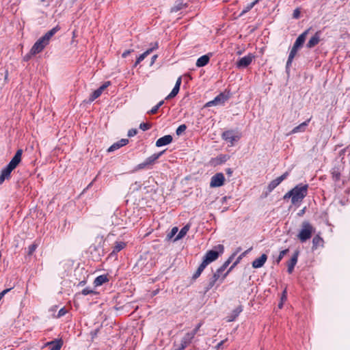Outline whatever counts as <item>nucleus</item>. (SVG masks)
I'll return each instance as SVG.
<instances>
[{"label": "nucleus", "instance_id": "obj_1", "mask_svg": "<svg viewBox=\"0 0 350 350\" xmlns=\"http://www.w3.org/2000/svg\"><path fill=\"white\" fill-rule=\"evenodd\" d=\"M22 153L23 150L21 149L18 150L8 165L1 170L0 174V185H1L5 180L10 178L12 171L16 167L21 161Z\"/></svg>", "mask_w": 350, "mask_h": 350}, {"label": "nucleus", "instance_id": "obj_2", "mask_svg": "<svg viewBox=\"0 0 350 350\" xmlns=\"http://www.w3.org/2000/svg\"><path fill=\"white\" fill-rule=\"evenodd\" d=\"M308 185H298L293 189V198L291 202L293 204H297L301 202L303 199L306 196L308 193Z\"/></svg>", "mask_w": 350, "mask_h": 350}, {"label": "nucleus", "instance_id": "obj_3", "mask_svg": "<svg viewBox=\"0 0 350 350\" xmlns=\"http://www.w3.org/2000/svg\"><path fill=\"white\" fill-rule=\"evenodd\" d=\"M314 231V229L312 226L308 221H305L301 224V228L297 234V238L301 242H306L311 238Z\"/></svg>", "mask_w": 350, "mask_h": 350}, {"label": "nucleus", "instance_id": "obj_4", "mask_svg": "<svg viewBox=\"0 0 350 350\" xmlns=\"http://www.w3.org/2000/svg\"><path fill=\"white\" fill-rule=\"evenodd\" d=\"M215 249L217 250H212L208 251L204 256L202 262H204L206 265L217 260L219 256L221 254L224 250V245L220 244L216 246Z\"/></svg>", "mask_w": 350, "mask_h": 350}, {"label": "nucleus", "instance_id": "obj_5", "mask_svg": "<svg viewBox=\"0 0 350 350\" xmlns=\"http://www.w3.org/2000/svg\"><path fill=\"white\" fill-rule=\"evenodd\" d=\"M228 98L229 96L228 95L225 94L224 93H220L213 100L208 102L205 106L211 107L214 105H224Z\"/></svg>", "mask_w": 350, "mask_h": 350}, {"label": "nucleus", "instance_id": "obj_6", "mask_svg": "<svg viewBox=\"0 0 350 350\" xmlns=\"http://www.w3.org/2000/svg\"><path fill=\"white\" fill-rule=\"evenodd\" d=\"M165 151H161L160 152L153 154L150 157H148L143 163L139 164L137 165V169H143L148 165H152L156 160H157L164 152Z\"/></svg>", "mask_w": 350, "mask_h": 350}, {"label": "nucleus", "instance_id": "obj_7", "mask_svg": "<svg viewBox=\"0 0 350 350\" xmlns=\"http://www.w3.org/2000/svg\"><path fill=\"white\" fill-rule=\"evenodd\" d=\"M254 59V55L252 53H249L246 56L241 57L239 61H237L236 66L238 68H245L252 63Z\"/></svg>", "mask_w": 350, "mask_h": 350}, {"label": "nucleus", "instance_id": "obj_8", "mask_svg": "<svg viewBox=\"0 0 350 350\" xmlns=\"http://www.w3.org/2000/svg\"><path fill=\"white\" fill-rule=\"evenodd\" d=\"M225 180L224 175L222 173H217L212 176L210 183L211 187H219L224 185Z\"/></svg>", "mask_w": 350, "mask_h": 350}, {"label": "nucleus", "instance_id": "obj_9", "mask_svg": "<svg viewBox=\"0 0 350 350\" xmlns=\"http://www.w3.org/2000/svg\"><path fill=\"white\" fill-rule=\"evenodd\" d=\"M48 44H47L44 40H42V38L41 37L35 42V44L31 47V54L36 55L40 53Z\"/></svg>", "mask_w": 350, "mask_h": 350}, {"label": "nucleus", "instance_id": "obj_10", "mask_svg": "<svg viewBox=\"0 0 350 350\" xmlns=\"http://www.w3.org/2000/svg\"><path fill=\"white\" fill-rule=\"evenodd\" d=\"M288 174V172H286L282 176L273 180L267 186V189L268 193L271 192L278 185H279L284 179L287 178Z\"/></svg>", "mask_w": 350, "mask_h": 350}, {"label": "nucleus", "instance_id": "obj_11", "mask_svg": "<svg viewBox=\"0 0 350 350\" xmlns=\"http://www.w3.org/2000/svg\"><path fill=\"white\" fill-rule=\"evenodd\" d=\"M222 138L225 141L230 142L232 145L233 144L234 142L239 139V137L236 135L232 131H226L224 132L222 134Z\"/></svg>", "mask_w": 350, "mask_h": 350}, {"label": "nucleus", "instance_id": "obj_12", "mask_svg": "<svg viewBox=\"0 0 350 350\" xmlns=\"http://www.w3.org/2000/svg\"><path fill=\"white\" fill-rule=\"evenodd\" d=\"M236 255V253H234L231 255V256L229 257V258L216 271L214 274H218L219 276H220V279L222 278V276L224 274H222V273L225 271V269L228 267V266L230 264L232 259L234 258V256ZM224 280H221V282H222Z\"/></svg>", "mask_w": 350, "mask_h": 350}, {"label": "nucleus", "instance_id": "obj_13", "mask_svg": "<svg viewBox=\"0 0 350 350\" xmlns=\"http://www.w3.org/2000/svg\"><path fill=\"white\" fill-rule=\"evenodd\" d=\"M110 85L109 81L105 82L99 88L96 90L91 95L90 100L91 101L94 100L97 98H98L102 94L103 91H104L109 85Z\"/></svg>", "mask_w": 350, "mask_h": 350}, {"label": "nucleus", "instance_id": "obj_14", "mask_svg": "<svg viewBox=\"0 0 350 350\" xmlns=\"http://www.w3.org/2000/svg\"><path fill=\"white\" fill-rule=\"evenodd\" d=\"M310 30V28L306 29L301 34H300L296 39L293 46L298 49H299L301 46H302Z\"/></svg>", "mask_w": 350, "mask_h": 350}, {"label": "nucleus", "instance_id": "obj_15", "mask_svg": "<svg viewBox=\"0 0 350 350\" xmlns=\"http://www.w3.org/2000/svg\"><path fill=\"white\" fill-rule=\"evenodd\" d=\"M299 254V251H297V250L295 251L294 254L291 257V260L288 261V262L287 264V266H288L287 271L289 273H291L293 272L294 267L297 262Z\"/></svg>", "mask_w": 350, "mask_h": 350}, {"label": "nucleus", "instance_id": "obj_16", "mask_svg": "<svg viewBox=\"0 0 350 350\" xmlns=\"http://www.w3.org/2000/svg\"><path fill=\"white\" fill-rule=\"evenodd\" d=\"M172 137L170 135H166L159 139H158L156 142V146L157 147H161L163 146L167 145L172 142Z\"/></svg>", "mask_w": 350, "mask_h": 350}, {"label": "nucleus", "instance_id": "obj_17", "mask_svg": "<svg viewBox=\"0 0 350 350\" xmlns=\"http://www.w3.org/2000/svg\"><path fill=\"white\" fill-rule=\"evenodd\" d=\"M267 259V255L265 254H262L259 258L255 259L252 262V267L255 269L262 267L264 265V264L265 263Z\"/></svg>", "mask_w": 350, "mask_h": 350}, {"label": "nucleus", "instance_id": "obj_18", "mask_svg": "<svg viewBox=\"0 0 350 350\" xmlns=\"http://www.w3.org/2000/svg\"><path fill=\"white\" fill-rule=\"evenodd\" d=\"M320 31H317L315 34L309 40L306 44L308 49H312L320 41Z\"/></svg>", "mask_w": 350, "mask_h": 350}, {"label": "nucleus", "instance_id": "obj_19", "mask_svg": "<svg viewBox=\"0 0 350 350\" xmlns=\"http://www.w3.org/2000/svg\"><path fill=\"white\" fill-rule=\"evenodd\" d=\"M129 142V140L127 139H122L121 140L114 143L112 144L108 149L107 152H113L116 150L119 149L120 148L126 145Z\"/></svg>", "mask_w": 350, "mask_h": 350}, {"label": "nucleus", "instance_id": "obj_20", "mask_svg": "<svg viewBox=\"0 0 350 350\" xmlns=\"http://www.w3.org/2000/svg\"><path fill=\"white\" fill-rule=\"evenodd\" d=\"M310 121V118L307 120L306 121L302 122L299 125L295 126L291 132L290 134H294L297 133H302L304 132L306 129V127L308 125L309 122Z\"/></svg>", "mask_w": 350, "mask_h": 350}, {"label": "nucleus", "instance_id": "obj_21", "mask_svg": "<svg viewBox=\"0 0 350 350\" xmlns=\"http://www.w3.org/2000/svg\"><path fill=\"white\" fill-rule=\"evenodd\" d=\"M242 311H243V308H242L241 306H239L238 307H237L228 316L227 321L228 322H232V321H234Z\"/></svg>", "mask_w": 350, "mask_h": 350}, {"label": "nucleus", "instance_id": "obj_22", "mask_svg": "<svg viewBox=\"0 0 350 350\" xmlns=\"http://www.w3.org/2000/svg\"><path fill=\"white\" fill-rule=\"evenodd\" d=\"M59 30V26H56L47 31L43 36H42V40H44L47 44L49 43L51 38L54 36L55 33H57Z\"/></svg>", "mask_w": 350, "mask_h": 350}, {"label": "nucleus", "instance_id": "obj_23", "mask_svg": "<svg viewBox=\"0 0 350 350\" xmlns=\"http://www.w3.org/2000/svg\"><path fill=\"white\" fill-rule=\"evenodd\" d=\"M59 30V26H56L47 31L43 36H42V40H44L47 44L49 43L51 38L54 36L55 33H57Z\"/></svg>", "mask_w": 350, "mask_h": 350}, {"label": "nucleus", "instance_id": "obj_24", "mask_svg": "<svg viewBox=\"0 0 350 350\" xmlns=\"http://www.w3.org/2000/svg\"><path fill=\"white\" fill-rule=\"evenodd\" d=\"M158 43L155 42L152 44V46L150 49H147L144 53L141 54L137 59H138V62H141L143 61L148 55H150L154 50L158 48Z\"/></svg>", "mask_w": 350, "mask_h": 350}, {"label": "nucleus", "instance_id": "obj_25", "mask_svg": "<svg viewBox=\"0 0 350 350\" xmlns=\"http://www.w3.org/2000/svg\"><path fill=\"white\" fill-rule=\"evenodd\" d=\"M217 280H221L220 276H219L218 274L213 273V275L209 279L207 286L205 287V292H208L210 289H211Z\"/></svg>", "mask_w": 350, "mask_h": 350}, {"label": "nucleus", "instance_id": "obj_26", "mask_svg": "<svg viewBox=\"0 0 350 350\" xmlns=\"http://www.w3.org/2000/svg\"><path fill=\"white\" fill-rule=\"evenodd\" d=\"M193 338V334H191V332L187 333L181 339L180 345L186 348V347L191 342Z\"/></svg>", "mask_w": 350, "mask_h": 350}, {"label": "nucleus", "instance_id": "obj_27", "mask_svg": "<svg viewBox=\"0 0 350 350\" xmlns=\"http://www.w3.org/2000/svg\"><path fill=\"white\" fill-rule=\"evenodd\" d=\"M298 49H299L298 48L293 46V47H292V49H291V50L290 51V53H289V55H288V60H287V62H286V70H288L290 66L291 65V63H292V62L293 60V58L296 55Z\"/></svg>", "mask_w": 350, "mask_h": 350}, {"label": "nucleus", "instance_id": "obj_28", "mask_svg": "<svg viewBox=\"0 0 350 350\" xmlns=\"http://www.w3.org/2000/svg\"><path fill=\"white\" fill-rule=\"evenodd\" d=\"M209 59H210V57L208 55H204L197 59L196 65L197 67H199V68L204 66L208 63Z\"/></svg>", "mask_w": 350, "mask_h": 350}, {"label": "nucleus", "instance_id": "obj_29", "mask_svg": "<svg viewBox=\"0 0 350 350\" xmlns=\"http://www.w3.org/2000/svg\"><path fill=\"white\" fill-rule=\"evenodd\" d=\"M341 169L340 166H335L332 170V178L334 181H338L340 179Z\"/></svg>", "mask_w": 350, "mask_h": 350}, {"label": "nucleus", "instance_id": "obj_30", "mask_svg": "<svg viewBox=\"0 0 350 350\" xmlns=\"http://www.w3.org/2000/svg\"><path fill=\"white\" fill-rule=\"evenodd\" d=\"M46 345L51 346L50 350H60L62 342L61 340H53L47 342Z\"/></svg>", "mask_w": 350, "mask_h": 350}, {"label": "nucleus", "instance_id": "obj_31", "mask_svg": "<svg viewBox=\"0 0 350 350\" xmlns=\"http://www.w3.org/2000/svg\"><path fill=\"white\" fill-rule=\"evenodd\" d=\"M107 281H108L107 277L105 275H101L95 278L94 284L95 286H98L103 284Z\"/></svg>", "mask_w": 350, "mask_h": 350}, {"label": "nucleus", "instance_id": "obj_32", "mask_svg": "<svg viewBox=\"0 0 350 350\" xmlns=\"http://www.w3.org/2000/svg\"><path fill=\"white\" fill-rule=\"evenodd\" d=\"M323 240L319 236H315L312 239V249H317L319 246H323Z\"/></svg>", "mask_w": 350, "mask_h": 350}, {"label": "nucleus", "instance_id": "obj_33", "mask_svg": "<svg viewBox=\"0 0 350 350\" xmlns=\"http://www.w3.org/2000/svg\"><path fill=\"white\" fill-rule=\"evenodd\" d=\"M189 230V225L185 226L183 228H181V230H180V232H178L177 236L175 237L174 241H176L181 239L183 237H185L186 235V234L187 233Z\"/></svg>", "mask_w": 350, "mask_h": 350}, {"label": "nucleus", "instance_id": "obj_34", "mask_svg": "<svg viewBox=\"0 0 350 350\" xmlns=\"http://www.w3.org/2000/svg\"><path fill=\"white\" fill-rule=\"evenodd\" d=\"M125 245H126V244L124 242H116V245L113 247V250L111 252L110 255H113V254H116V252H120L125 247Z\"/></svg>", "mask_w": 350, "mask_h": 350}, {"label": "nucleus", "instance_id": "obj_35", "mask_svg": "<svg viewBox=\"0 0 350 350\" xmlns=\"http://www.w3.org/2000/svg\"><path fill=\"white\" fill-rule=\"evenodd\" d=\"M207 265L206 264H204V262H202L200 265L198 267V269L196 270V273L193 274V279H196L198 278L200 274L202 273V272L204 271V269H205V267H206Z\"/></svg>", "mask_w": 350, "mask_h": 350}, {"label": "nucleus", "instance_id": "obj_36", "mask_svg": "<svg viewBox=\"0 0 350 350\" xmlns=\"http://www.w3.org/2000/svg\"><path fill=\"white\" fill-rule=\"evenodd\" d=\"M184 4L182 1L179 0L176 2L175 5L171 8V12H176L180 10L183 7Z\"/></svg>", "mask_w": 350, "mask_h": 350}, {"label": "nucleus", "instance_id": "obj_37", "mask_svg": "<svg viewBox=\"0 0 350 350\" xmlns=\"http://www.w3.org/2000/svg\"><path fill=\"white\" fill-rule=\"evenodd\" d=\"M243 258L241 254L238 257L237 260L232 265V266L229 268V269L224 273V275L222 276L221 280H224V278L227 276V275L229 273L230 271L232 270V269L239 262L241 259Z\"/></svg>", "mask_w": 350, "mask_h": 350}, {"label": "nucleus", "instance_id": "obj_38", "mask_svg": "<svg viewBox=\"0 0 350 350\" xmlns=\"http://www.w3.org/2000/svg\"><path fill=\"white\" fill-rule=\"evenodd\" d=\"M163 104H164V100H161L160 102L158 103L157 105H156L154 107H153L148 111V113H150V114L156 113L157 112L158 109H159V107H161Z\"/></svg>", "mask_w": 350, "mask_h": 350}, {"label": "nucleus", "instance_id": "obj_39", "mask_svg": "<svg viewBox=\"0 0 350 350\" xmlns=\"http://www.w3.org/2000/svg\"><path fill=\"white\" fill-rule=\"evenodd\" d=\"M178 231V229L177 227L172 228V229L171 230L170 232L167 234V239L168 240L172 239L176 234Z\"/></svg>", "mask_w": 350, "mask_h": 350}, {"label": "nucleus", "instance_id": "obj_40", "mask_svg": "<svg viewBox=\"0 0 350 350\" xmlns=\"http://www.w3.org/2000/svg\"><path fill=\"white\" fill-rule=\"evenodd\" d=\"M186 129L187 126L185 124H181L177 128L176 133L177 135H180L185 131Z\"/></svg>", "mask_w": 350, "mask_h": 350}, {"label": "nucleus", "instance_id": "obj_41", "mask_svg": "<svg viewBox=\"0 0 350 350\" xmlns=\"http://www.w3.org/2000/svg\"><path fill=\"white\" fill-rule=\"evenodd\" d=\"M38 246V243L35 241L33 244L29 246L28 255H31Z\"/></svg>", "mask_w": 350, "mask_h": 350}, {"label": "nucleus", "instance_id": "obj_42", "mask_svg": "<svg viewBox=\"0 0 350 350\" xmlns=\"http://www.w3.org/2000/svg\"><path fill=\"white\" fill-rule=\"evenodd\" d=\"M288 252V250L286 249V250H284L282 251H281L280 252V254L278 256V257L276 258L275 261L278 264L281 260L283 258V257L287 254V252Z\"/></svg>", "mask_w": 350, "mask_h": 350}, {"label": "nucleus", "instance_id": "obj_43", "mask_svg": "<svg viewBox=\"0 0 350 350\" xmlns=\"http://www.w3.org/2000/svg\"><path fill=\"white\" fill-rule=\"evenodd\" d=\"M254 5H255V4H254L253 2H252V3H249V4H247V5L245 7V8L243 10V11H242V12H241V15H243V14H244L247 13V12H249L252 8H253V7H254Z\"/></svg>", "mask_w": 350, "mask_h": 350}, {"label": "nucleus", "instance_id": "obj_44", "mask_svg": "<svg viewBox=\"0 0 350 350\" xmlns=\"http://www.w3.org/2000/svg\"><path fill=\"white\" fill-rule=\"evenodd\" d=\"M181 80H182L181 77H178V79L176 80V84L173 88V90H175L177 93H178L179 90H180Z\"/></svg>", "mask_w": 350, "mask_h": 350}, {"label": "nucleus", "instance_id": "obj_45", "mask_svg": "<svg viewBox=\"0 0 350 350\" xmlns=\"http://www.w3.org/2000/svg\"><path fill=\"white\" fill-rule=\"evenodd\" d=\"M66 312H67V310L64 308H62L59 310L57 317L60 318V317H63L64 315H65L66 314Z\"/></svg>", "mask_w": 350, "mask_h": 350}, {"label": "nucleus", "instance_id": "obj_46", "mask_svg": "<svg viewBox=\"0 0 350 350\" xmlns=\"http://www.w3.org/2000/svg\"><path fill=\"white\" fill-rule=\"evenodd\" d=\"M178 93L172 89V92L166 96L165 99L169 100L175 97Z\"/></svg>", "mask_w": 350, "mask_h": 350}, {"label": "nucleus", "instance_id": "obj_47", "mask_svg": "<svg viewBox=\"0 0 350 350\" xmlns=\"http://www.w3.org/2000/svg\"><path fill=\"white\" fill-rule=\"evenodd\" d=\"M139 128L142 131H147L150 128V124H148L147 123H141L139 125Z\"/></svg>", "mask_w": 350, "mask_h": 350}, {"label": "nucleus", "instance_id": "obj_48", "mask_svg": "<svg viewBox=\"0 0 350 350\" xmlns=\"http://www.w3.org/2000/svg\"><path fill=\"white\" fill-rule=\"evenodd\" d=\"M92 293H94V291H93V290H92L90 288H85L83 289V291H82V294L83 295H88L92 294Z\"/></svg>", "mask_w": 350, "mask_h": 350}, {"label": "nucleus", "instance_id": "obj_49", "mask_svg": "<svg viewBox=\"0 0 350 350\" xmlns=\"http://www.w3.org/2000/svg\"><path fill=\"white\" fill-rule=\"evenodd\" d=\"M137 129H130L128 131V136L129 137H133V136H135L137 134Z\"/></svg>", "mask_w": 350, "mask_h": 350}, {"label": "nucleus", "instance_id": "obj_50", "mask_svg": "<svg viewBox=\"0 0 350 350\" xmlns=\"http://www.w3.org/2000/svg\"><path fill=\"white\" fill-rule=\"evenodd\" d=\"M300 16V11L297 8V9H295L293 12V17L294 18H298Z\"/></svg>", "mask_w": 350, "mask_h": 350}, {"label": "nucleus", "instance_id": "obj_51", "mask_svg": "<svg viewBox=\"0 0 350 350\" xmlns=\"http://www.w3.org/2000/svg\"><path fill=\"white\" fill-rule=\"evenodd\" d=\"M201 326H202V323H198L197 325V326L196 327V328L192 332H191V333L193 334V336H195V335L197 334V332H198V330Z\"/></svg>", "mask_w": 350, "mask_h": 350}, {"label": "nucleus", "instance_id": "obj_52", "mask_svg": "<svg viewBox=\"0 0 350 350\" xmlns=\"http://www.w3.org/2000/svg\"><path fill=\"white\" fill-rule=\"evenodd\" d=\"M293 196V189H291V191H289L288 192H287V193L284 196V199L290 198L292 199Z\"/></svg>", "mask_w": 350, "mask_h": 350}, {"label": "nucleus", "instance_id": "obj_53", "mask_svg": "<svg viewBox=\"0 0 350 350\" xmlns=\"http://www.w3.org/2000/svg\"><path fill=\"white\" fill-rule=\"evenodd\" d=\"M133 51V50H126L125 51L122 55V57H126L130 53H131Z\"/></svg>", "mask_w": 350, "mask_h": 350}, {"label": "nucleus", "instance_id": "obj_54", "mask_svg": "<svg viewBox=\"0 0 350 350\" xmlns=\"http://www.w3.org/2000/svg\"><path fill=\"white\" fill-rule=\"evenodd\" d=\"M286 299V290H284L283 291V293H282V297H281V301H284Z\"/></svg>", "mask_w": 350, "mask_h": 350}, {"label": "nucleus", "instance_id": "obj_55", "mask_svg": "<svg viewBox=\"0 0 350 350\" xmlns=\"http://www.w3.org/2000/svg\"><path fill=\"white\" fill-rule=\"evenodd\" d=\"M32 55H31V51H30L29 54H27V55L24 57V60H25V61H28V60H29Z\"/></svg>", "mask_w": 350, "mask_h": 350}, {"label": "nucleus", "instance_id": "obj_56", "mask_svg": "<svg viewBox=\"0 0 350 350\" xmlns=\"http://www.w3.org/2000/svg\"><path fill=\"white\" fill-rule=\"evenodd\" d=\"M225 340H221V342H219L217 346H216V348L217 349H219V348H221L222 347V345H224V343L225 342Z\"/></svg>", "mask_w": 350, "mask_h": 350}, {"label": "nucleus", "instance_id": "obj_57", "mask_svg": "<svg viewBox=\"0 0 350 350\" xmlns=\"http://www.w3.org/2000/svg\"><path fill=\"white\" fill-rule=\"evenodd\" d=\"M157 55H154L152 58H151V65L154 64V62H155V60L157 59Z\"/></svg>", "mask_w": 350, "mask_h": 350}, {"label": "nucleus", "instance_id": "obj_58", "mask_svg": "<svg viewBox=\"0 0 350 350\" xmlns=\"http://www.w3.org/2000/svg\"><path fill=\"white\" fill-rule=\"evenodd\" d=\"M252 250V247H250V249H248L247 250H246L245 252H244L243 253L241 254V256L243 257L245 256L246 254H247L250 250Z\"/></svg>", "mask_w": 350, "mask_h": 350}, {"label": "nucleus", "instance_id": "obj_59", "mask_svg": "<svg viewBox=\"0 0 350 350\" xmlns=\"http://www.w3.org/2000/svg\"><path fill=\"white\" fill-rule=\"evenodd\" d=\"M185 347H183L181 345L178 348L175 349L174 350H184Z\"/></svg>", "mask_w": 350, "mask_h": 350}, {"label": "nucleus", "instance_id": "obj_60", "mask_svg": "<svg viewBox=\"0 0 350 350\" xmlns=\"http://www.w3.org/2000/svg\"><path fill=\"white\" fill-rule=\"evenodd\" d=\"M226 173L228 174H232V170L230 168H228L226 169Z\"/></svg>", "mask_w": 350, "mask_h": 350}, {"label": "nucleus", "instance_id": "obj_61", "mask_svg": "<svg viewBox=\"0 0 350 350\" xmlns=\"http://www.w3.org/2000/svg\"><path fill=\"white\" fill-rule=\"evenodd\" d=\"M283 306V301H281V302L278 304L279 308H282Z\"/></svg>", "mask_w": 350, "mask_h": 350}, {"label": "nucleus", "instance_id": "obj_62", "mask_svg": "<svg viewBox=\"0 0 350 350\" xmlns=\"http://www.w3.org/2000/svg\"><path fill=\"white\" fill-rule=\"evenodd\" d=\"M140 62H138V59L136 60L134 66H137Z\"/></svg>", "mask_w": 350, "mask_h": 350}, {"label": "nucleus", "instance_id": "obj_63", "mask_svg": "<svg viewBox=\"0 0 350 350\" xmlns=\"http://www.w3.org/2000/svg\"><path fill=\"white\" fill-rule=\"evenodd\" d=\"M140 62H138V59L136 60L134 66H137Z\"/></svg>", "mask_w": 350, "mask_h": 350}, {"label": "nucleus", "instance_id": "obj_64", "mask_svg": "<svg viewBox=\"0 0 350 350\" xmlns=\"http://www.w3.org/2000/svg\"><path fill=\"white\" fill-rule=\"evenodd\" d=\"M241 250V248H238L237 252H239Z\"/></svg>", "mask_w": 350, "mask_h": 350}]
</instances>
